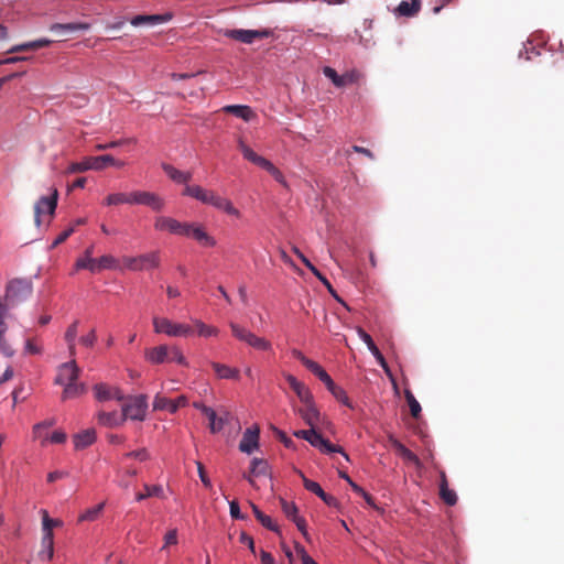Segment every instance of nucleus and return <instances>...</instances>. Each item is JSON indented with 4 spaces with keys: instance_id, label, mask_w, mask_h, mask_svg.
I'll return each mask as SVG.
<instances>
[{
    "instance_id": "5701e85b",
    "label": "nucleus",
    "mask_w": 564,
    "mask_h": 564,
    "mask_svg": "<svg viewBox=\"0 0 564 564\" xmlns=\"http://www.w3.org/2000/svg\"><path fill=\"white\" fill-rule=\"evenodd\" d=\"M269 473V465L264 459L253 458L251 460L250 470L248 474H243V478L248 480V482L256 487L254 477L265 476Z\"/></svg>"
},
{
    "instance_id": "393cba45",
    "label": "nucleus",
    "mask_w": 564,
    "mask_h": 564,
    "mask_svg": "<svg viewBox=\"0 0 564 564\" xmlns=\"http://www.w3.org/2000/svg\"><path fill=\"white\" fill-rule=\"evenodd\" d=\"M290 388L296 393L301 402H308L312 399V393L304 383L300 382L294 376L288 373L284 376Z\"/></svg>"
},
{
    "instance_id": "20e7f679",
    "label": "nucleus",
    "mask_w": 564,
    "mask_h": 564,
    "mask_svg": "<svg viewBox=\"0 0 564 564\" xmlns=\"http://www.w3.org/2000/svg\"><path fill=\"white\" fill-rule=\"evenodd\" d=\"M229 326H230L232 335L237 339L246 343L250 348L256 349V350H271L272 349L271 343L268 341L265 338L257 336L256 334H253L249 329L238 325L237 323L230 322Z\"/></svg>"
},
{
    "instance_id": "58836bf2",
    "label": "nucleus",
    "mask_w": 564,
    "mask_h": 564,
    "mask_svg": "<svg viewBox=\"0 0 564 564\" xmlns=\"http://www.w3.org/2000/svg\"><path fill=\"white\" fill-rule=\"evenodd\" d=\"M104 204L106 206H118L121 204H130L131 205V193L130 194H124V193L110 194L105 198Z\"/></svg>"
},
{
    "instance_id": "603ef678",
    "label": "nucleus",
    "mask_w": 564,
    "mask_h": 564,
    "mask_svg": "<svg viewBox=\"0 0 564 564\" xmlns=\"http://www.w3.org/2000/svg\"><path fill=\"white\" fill-rule=\"evenodd\" d=\"M281 507L284 514L291 519L292 521L295 520V517L297 516V507L293 502H289L284 499L281 500Z\"/></svg>"
},
{
    "instance_id": "ddd939ff",
    "label": "nucleus",
    "mask_w": 564,
    "mask_h": 564,
    "mask_svg": "<svg viewBox=\"0 0 564 564\" xmlns=\"http://www.w3.org/2000/svg\"><path fill=\"white\" fill-rule=\"evenodd\" d=\"M312 446L318 448L322 453L330 454V453H340L347 460L348 455L344 452V449L338 446L332 444L328 440H325L318 432H316L315 427H312L311 437L307 441Z\"/></svg>"
},
{
    "instance_id": "37998d69",
    "label": "nucleus",
    "mask_w": 564,
    "mask_h": 564,
    "mask_svg": "<svg viewBox=\"0 0 564 564\" xmlns=\"http://www.w3.org/2000/svg\"><path fill=\"white\" fill-rule=\"evenodd\" d=\"M42 545L46 549V552H41L40 555L42 557L45 556L46 560H52L54 555V535L53 533H43Z\"/></svg>"
},
{
    "instance_id": "09e8293b",
    "label": "nucleus",
    "mask_w": 564,
    "mask_h": 564,
    "mask_svg": "<svg viewBox=\"0 0 564 564\" xmlns=\"http://www.w3.org/2000/svg\"><path fill=\"white\" fill-rule=\"evenodd\" d=\"M404 394H405L408 405L410 408L411 415L413 417H419V415L422 411L420 403L417 402V400L414 398V395L412 394V392L410 390H405Z\"/></svg>"
},
{
    "instance_id": "aec40b11",
    "label": "nucleus",
    "mask_w": 564,
    "mask_h": 564,
    "mask_svg": "<svg viewBox=\"0 0 564 564\" xmlns=\"http://www.w3.org/2000/svg\"><path fill=\"white\" fill-rule=\"evenodd\" d=\"M259 433L260 430L258 426L247 429L239 443V449L247 454H251L257 449L259 446Z\"/></svg>"
},
{
    "instance_id": "4468645a",
    "label": "nucleus",
    "mask_w": 564,
    "mask_h": 564,
    "mask_svg": "<svg viewBox=\"0 0 564 564\" xmlns=\"http://www.w3.org/2000/svg\"><path fill=\"white\" fill-rule=\"evenodd\" d=\"M323 74L328 79H330L336 87H344L354 84L359 79L360 76L357 70H349L343 75H338L337 72L329 66L324 67Z\"/></svg>"
},
{
    "instance_id": "69168bd1",
    "label": "nucleus",
    "mask_w": 564,
    "mask_h": 564,
    "mask_svg": "<svg viewBox=\"0 0 564 564\" xmlns=\"http://www.w3.org/2000/svg\"><path fill=\"white\" fill-rule=\"evenodd\" d=\"M239 541L240 543L246 544L253 554L256 553L254 541L252 536L248 535L246 532H241Z\"/></svg>"
},
{
    "instance_id": "2f4dec72",
    "label": "nucleus",
    "mask_w": 564,
    "mask_h": 564,
    "mask_svg": "<svg viewBox=\"0 0 564 564\" xmlns=\"http://www.w3.org/2000/svg\"><path fill=\"white\" fill-rule=\"evenodd\" d=\"M96 440V432L93 429L85 430L74 436V445L77 449H83L91 445Z\"/></svg>"
},
{
    "instance_id": "f3484780",
    "label": "nucleus",
    "mask_w": 564,
    "mask_h": 564,
    "mask_svg": "<svg viewBox=\"0 0 564 564\" xmlns=\"http://www.w3.org/2000/svg\"><path fill=\"white\" fill-rule=\"evenodd\" d=\"M295 254L301 259L304 265L326 286L327 291L332 296L344 306L347 307L346 303L338 296L335 289L332 286L329 281L318 271V269L299 250L294 249Z\"/></svg>"
},
{
    "instance_id": "a211bd4d",
    "label": "nucleus",
    "mask_w": 564,
    "mask_h": 564,
    "mask_svg": "<svg viewBox=\"0 0 564 564\" xmlns=\"http://www.w3.org/2000/svg\"><path fill=\"white\" fill-rule=\"evenodd\" d=\"M186 237L195 239L204 247H215L217 243L216 239L205 230L203 225L198 223H189Z\"/></svg>"
},
{
    "instance_id": "338daca9",
    "label": "nucleus",
    "mask_w": 564,
    "mask_h": 564,
    "mask_svg": "<svg viewBox=\"0 0 564 564\" xmlns=\"http://www.w3.org/2000/svg\"><path fill=\"white\" fill-rule=\"evenodd\" d=\"M229 509L230 516L234 519H245V516L240 512L239 503L236 500L230 501Z\"/></svg>"
},
{
    "instance_id": "4c0bfd02",
    "label": "nucleus",
    "mask_w": 564,
    "mask_h": 564,
    "mask_svg": "<svg viewBox=\"0 0 564 564\" xmlns=\"http://www.w3.org/2000/svg\"><path fill=\"white\" fill-rule=\"evenodd\" d=\"M98 422L101 425L112 427L123 424L124 421H121V415H118L116 412H99Z\"/></svg>"
},
{
    "instance_id": "a878e982",
    "label": "nucleus",
    "mask_w": 564,
    "mask_h": 564,
    "mask_svg": "<svg viewBox=\"0 0 564 564\" xmlns=\"http://www.w3.org/2000/svg\"><path fill=\"white\" fill-rule=\"evenodd\" d=\"M162 169L166 173V175L177 184L188 185V182L192 180L193 175L191 172H184L177 170L171 164L162 163Z\"/></svg>"
},
{
    "instance_id": "f704fd0d",
    "label": "nucleus",
    "mask_w": 564,
    "mask_h": 564,
    "mask_svg": "<svg viewBox=\"0 0 564 564\" xmlns=\"http://www.w3.org/2000/svg\"><path fill=\"white\" fill-rule=\"evenodd\" d=\"M213 368L219 378H223V379H238L239 378V369L238 368L229 367L227 365H223V364H218V362H214Z\"/></svg>"
},
{
    "instance_id": "c85d7f7f",
    "label": "nucleus",
    "mask_w": 564,
    "mask_h": 564,
    "mask_svg": "<svg viewBox=\"0 0 564 564\" xmlns=\"http://www.w3.org/2000/svg\"><path fill=\"white\" fill-rule=\"evenodd\" d=\"M52 42L53 41L50 40V39H39V40H35V41H30V42H25V43H22V44L13 45L12 47H10L7 51V53L8 54H13V53L29 51V50H37V48L51 45Z\"/></svg>"
},
{
    "instance_id": "72a5a7b5",
    "label": "nucleus",
    "mask_w": 564,
    "mask_h": 564,
    "mask_svg": "<svg viewBox=\"0 0 564 564\" xmlns=\"http://www.w3.org/2000/svg\"><path fill=\"white\" fill-rule=\"evenodd\" d=\"M251 509L253 511L254 517L257 520L267 529L279 533V527L273 522V520L264 514L254 503L250 502Z\"/></svg>"
},
{
    "instance_id": "3c124183",
    "label": "nucleus",
    "mask_w": 564,
    "mask_h": 564,
    "mask_svg": "<svg viewBox=\"0 0 564 564\" xmlns=\"http://www.w3.org/2000/svg\"><path fill=\"white\" fill-rule=\"evenodd\" d=\"M206 188L199 186V185H186L183 191L184 196H189L196 200L199 202L202 195L204 194Z\"/></svg>"
},
{
    "instance_id": "13d9d810",
    "label": "nucleus",
    "mask_w": 564,
    "mask_h": 564,
    "mask_svg": "<svg viewBox=\"0 0 564 564\" xmlns=\"http://www.w3.org/2000/svg\"><path fill=\"white\" fill-rule=\"evenodd\" d=\"M43 533H53L54 519L48 517V512L44 509L41 510Z\"/></svg>"
},
{
    "instance_id": "6ab92c4d",
    "label": "nucleus",
    "mask_w": 564,
    "mask_h": 564,
    "mask_svg": "<svg viewBox=\"0 0 564 564\" xmlns=\"http://www.w3.org/2000/svg\"><path fill=\"white\" fill-rule=\"evenodd\" d=\"M79 368L74 360L64 362L58 367L57 376L55 378L56 384H65L77 380Z\"/></svg>"
},
{
    "instance_id": "a19ab883",
    "label": "nucleus",
    "mask_w": 564,
    "mask_h": 564,
    "mask_svg": "<svg viewBox=\"0 0 564 564\" xmlns=\"http://www.w3.org/2000/svg\"><path fill=\"white\" fill-rule=\"evenodd\" d=\"M78 325H79V322L74 321L68 326V328L66 329V333H65V340L67 343V346H68V349L70 350V352H73L76 349V337H77V333H78Z\"/></svg>"
},
{
    "instance_id": "e2e57ef3",
    "label": "nucleus",
    "mask_w": 564,
    "mask_h": 564,
    "mask_svg": "<svg viewBox=\"0 0 564 564\" xmlns=\"http://www.w3.org/2000/svg\"><path fill=\"white\" fill-rule=\"evenodd\" d=\"M8 329V326L6 324V322L3 319H0V351L1 352H7L9 347L6 343V339H4V334Z\"/></svg>"
},
{
    "instance_id": "680f3d73",
    "label": "nucleus",
    "mask_w": 564,
    "mask_h": 564,
    "mask_svg": "<svg viewBox=\"0 0 564 564\" xmlns=\"http://www.w3.org/2000/svg\"><path fill=\"white\" fill-rule=\"evenodd\" d=\"M205 415L208 417L209 420V427H210V431L213 433H217L219 432V426H216V421H217V415H216V412L210 408V409H205Z\"/></svg>"
},
{
    "instance_id": "5fc2aeb1",
    "label": "nucleus",
    "mask_w": 564,
    "mask_h": 564,
    "mask_svg": "<svg viewBox=\"0 0 564 564\" xmlns=\"http://www.w3.org/2000/svg\"><path fill=\"white\" fill-rule=\"evenodd\" d=\"M177 542H178L177 530L176 529L169 530L166 532V534L164 535V544L161 547V551H165L170 545H175V544H177Z\"/></svg>"
},
{
    "instance_id": "b1692460",
    "label": "nucleus",
    "mask_w": 564,
    "mask_h": 564,
    "mask_svg": "<svg viewBox=\"0 0 564 564\" xmlns=\"http://www.w3.org/2000/svg\"><path fill=\"white\" fill-rule=\"evenodd\" d=\"M389 444L397 451V453L406 462L412 463L416 467H421L420 458L406 448L399 440H397L392 434L388 435Z\"/></svg>"
},
{
    "instance_id": "6e6552de",
    "label": "nucleus",
    "mask_w": 564,
    "mask_h": 564,
    "mask_svg": "<svg viewBox=\"0 0 564 564\" xmlns=\"http://www.w3.org/2000/svg\"><path fill=\"white\" fill-rule=\"evenodd\" d=\"M160 264L159 252L152 251L138 257H123L122 268L132 271H142L147 269L156 268Z\"/></svg>"
},
{
    "instance_id": "412c9836",
    "label": "nucleus",
    "mask_w": 564,
    "mask_h": 564,
    "mask_svg": "<svg viewBox=\"0 0 564 564\" xmlns=\"http://www.w3.org/2000/svg\"><path fill=\"white\" fill-rule=\"evenodd\" d=\"M303 404L304 405L297 410L299 414L308 426L315 427L321 420V413L316 409L313 398L310 399L308 402H303Z\"/></svg>"
},
{
    "instance_id": "bb28decb",
    "label": "nucleus",
    "mask_w": 564,
    "mask_h": 564,
    "mask_svg": "<svg viewBox=\"0 0 564 564\" xmlns=\"http://www.w3.org/2000/svg\"><path fill=\"white\" fill-rule=\"evenodd\" d=\"M421 8V3L419 0L411 1H401L393 10L394 15L397 17H414L419 13Z\"/></svg>"
},
{
    "instance_id": "f8f14e48",
    "label": "nucleus",
    "mask_w": 564,
    "mask_h": 564,
    "mask_svg": "<svg viewBox=\"0 0 564 564\" xmlns=\"http://www.w3.org/2000/svg\"><path fill=\"white\" fill-rule=\"evenodd\" d=\"M131 205H144L155 212H161L165 207V200L152 192L134 191L131 193Z\"/></svg>"
},
{
    "instance_id": "4be33fe9",
    "label": "nucleus",
    "mask_w": 564,
    "mask_h": 564,
    "mask_svg": "<svg viewBox=\"0 0 564 564\" xmlns=\"http://www.w3.org/2000/svg\"><path fill=\"white\" fill-rule=\"evenodd\" d=\"M172 19V14L165 13V14H139L133 17L130 20V23L133 26H142V25H158L165 23Z\"/></svg>"
},
{
    "instance_id": "052dcab7",
    "label": "nucleus",
    "mask_w": 564,
    "mask_h": 564,
    "mask_svg": "<svg viewBox=\"0 0 564 564\" xmlns=\"http://www.w3.org/2000/svg\"><path fill=\"white\" fill-rule=\"evenodd\" d=\"M196 465H197V471H198V476L200 478V481L203 482V485L206 487V488H212V481L210 479L208 478L206 471H205V467L204 465L200 463V462H196Z\"/></svg>"
},
{
    "instance_id": "473e14b6",
    "label": "nucleus",
    "mask_w": 564,
    "mask_h": 564,
    "mask_svg": "<svg viewBox=\"0 0 564 564\" xmlns=\"http://www.w3.org/2000/svg\"><path fill=\"white\" fill-rule=\"evenodd\" d=\"M302 361L308 370L319 378L321 381L325 384L330 383L332 378L317 362L306 358L305 356H302Z\"/></svg>"
},
{
    "instance_id": "ea45409f",
    "label": "nucleus",
    "mask_w": 564,
    "mask_h": 564,
    "mask_svg": "<svg viewBox=\"0 0 564 564\" xmlns=\"http://www.w3.org/2000/svg\"><path fill=\"white\" fill-rule=\"evenodd\" d=\"M326 387L327 389L329 390V392L339 401L341 402L343 404H345L346 406L348 408H352L350 401H349V398L347 397L346 392L344 389H341L340 387L336 386L333 381V379H330V383H326Z\"/></svg>"
},
{
    "instance_id": "0e129e2a",
    "label": "nucleus",
    "mask_w": 564,
    "mask_h": 564,
    "mask_svg": "<svg viewBox=\"0 0 564 564\" xmlns=\"http://www.w3.org/2000/svg\"><path fill=\"white\" fill-rule=\"evenodd\" d=\"M75 228L74 226H70L69 228L65 229L64 231H62L57 237L56 239L53 241V245L52 247H56L58 246L59 243L64 242L73 232H74Z\"/></svg>"
},
{
    "instance_id": "c756f323",
    "label": "nucleus",
    "mask_w": 564,
    "mask_h": 564,
    "mask_svg": "<svg viewBox=\"0 0 564 564\" xmlns=\"http://www.w3.org/2000/svg\"><path fill=\"white\" fill-rule=\"evenodd\" d=\"M63 386H64V390L62 392L63 401L78 398L86 392V387L84 383H78V382L74 381V382L65 383Z\"/></svg>"
},
{
    "instance_id": "49530a36",
    "label": "nucleus",
    "mask_w": 564,
    "mask_h": 564,
    "mask_svg": "<svg viewBox=\"0 0 564 564\" xmlns=\"http://www.w3.org/2000/svg\"><path fill=\"white\" fill-rule=\"evenodd\" d=\"M297 473H299V475L301 476V478H302V480H303V486H304V488H305L306 490H308V491H311V492L315 494V495H316V496H318L319 498L324 495V492H325V491L322 489V487L319 486V484H317L316 481H313V480H311V479L306 478V477L304 476V474H303L301 470H299Z\"/></svg>"
},
{
    "instance_id": "cd10ccee",
    "label": "nucleus",
    "mask_w": 564,
    "mask_h": 564,
    "mask_svg": "<svg viewBox=\"0 0 564 564\" xmlns=\"http://www.w3.org/2000/svg\"><path fill=\"white\" fill-rule=\"evenodd\" d=\"M223 111L231 113L246 122L251 121L256 118L254 111L246 105H228L223 107Z\"/></svg>"
},
{
    "instance_id": "f03ea898",
    "label": "nucleus",
    "mask_w": 564,
    "mask_h": 564,
    "mask_svg": "<svg viewBox=\"0 0 564 564\" xmlns=\"http://www.w3.org/2000/svg\"><path fill=\"white\" fill-rule=\"evenodd\" d=\"M122 404L121 421L127 419L134 421H143L148 409V397L145 394H139L134 397L124 398Z\"/></svg>"
},
{
    "instance_id": "9d476101",
    "label": "nucleus",
    "mask_w": 564,
    "mask_h": 564,
    "mask_svg": "<svg viewBox=\"0 0 564 564\" xmlns=\"http://www.w3.org/2000/svg\"><path fill=\"white\" fill-rule=\"evenodd\" d=\"M224 35L228 39L236 40L245 44H252L256 40L267 39L273 35L272 30H245V29H227Z\"/></svg>"
},
{
    "instance_id": "39448f33",
    "label": "nucleus",
    "mask_w": 564,
    "mask_h": 564,
    "mask_svg": "<svg viewBox=\"0 0 564 564\" xmlns=\"http://www.w3.org/2000/svg\"><path fill=\"white\" fill-rule=\"evenodd\" d=\"M199 202L202 204L210 205L214 208L221 210L231 217H241L240 210L232 204V202L229 198L218 195L215 191L206 188Z\"/></svg>"
},
{
    "instance_id": "9b49d317",
    "label": "nucleus",
    "mask_w": 564,
    "mask_h": 564,
    "mask_svg": "<svg viewBox=\"0 0 564 564\" xmlns=\"http://www.w3.org/2000/svg\"><path fill=\"white\" fill-rule=\"evenodd\" d=\"M189 223H182L173 217L158 216L154 219V228L158 231H167L172 235L186 237Z\"/></svg>"
},
{
    "instance_id": "c9c22d12",
    "label": "nucleus",
    "mask_w": 564,
    "mask_h": 564,
    "mask_svg": "<svg viewBox=\"0 0 564 564\" xmlns=\"http://www.w3.org/2000/svg\"><path fill=\"white\" fill-rule=\"evenodd\" d=\"M144 488V492H139L135 495V500L137 501H142L147 498H150V497H158V498H163L164 497V492H163V487L161 485H148L145 484L143 486Z\"/></svg>"
},
{
    "instance_id": "e433bc0d",
    "label": "nucleus",
    "mask_w": 564,
    "mask_h": 564,
    "mask_svg": "<svg viewBox=\"0 0 564 564\" xmlns=\"http://www.w3.org/2000/svg\"><path fill=\"white\" fill-rule=\"evenodd\" d=\"M98 271L101 270H121L122 264H120L119 260L116 259L111 254H104L97 259Z\"/></svg>"
},
{
    "instance_id": "0eeeda50",
    "label": "nucleus",
    "mask_w": 564,
    "mask_h": 564,
    "mask_svg": "<svg viewBox=\"0 0 564 564\" xmlns=\"http://www.w3.org/2000/svg\"><path fill=\"white\" fill-rule=\"evenodd\" d=\"M32 294V283L29 280H12L6 291V301L10 305L19 304L25 301Z\"/></svg>"
},
{
    "instance_id": "c03bdc74",
    "label": "nucleus",
    "mask_w": 564,
    "mask_h": 564,
    "mask_svg": "<svg viewBox=\"0 0 564 564\" xmlns=\"http://www.w3.org/2000/svg\"><path fill=\"white\" fill-rule=\"evenodd\" d=\"M104 507H105V502H101V503H99V505H97V506H95L93 508H89V509L85 510L79 516L78 520L80 522H83V521H95L99 517V514L102 511Z\"/></svg>"
},
{
    "instance_id": "a18cd8bd",
    "label": "nucleus",
    "mask_w": 564,
    "mask_h": 564,
    "mask_svg": "<svg viewBox=\"0 0 564 564\" xmlns=\"http://www.w3.org/2000/svg\"><path fill=\"white\" fill-rule=\"evenodd\" d=\"M77 269L89 270L90 272H98L97 259L93 257H82L76 261Z\"/></svg>"
},
{
    "instance_id": "423d86ee",
    "label": "nucleus",
    "mask_w": 564,
    "mask_h": 564,
    "mask_svg": "<svg viewBox=\"0 0 564 564\" xmlns=\"http://www.w3.org/2000/svg\"><path fill=\"white\" fill-rule=\"evenodd\" d=\"M115 158L110 154H104L99 156H86L80 162L70 163L66 170V173H82L89 170L101 171L107 166V163H113Z\"/></svg>"
},
{
    "instance_id": "774afa93",
    "label": "nucleus",
    "mask_w": 564,
    "mask_h": 564,
    "mask_svg": "<svg viewBox=\"0 0 564 564\" xmlns=\"http://www.w3.org/2000/svg\"><path fill=\"white\" fill-rule=\"evenodd\" d=\"M42 347L34 339H28L25 341V352H39Z\"/></svg>"
},
{
    "instance_id": "7ed1b4c3",
    "label": "nucleus",
    "mask_w": 564,
    "mask_h": 564,
    "mask_svg": "<svg viewBox=\"0 0 564 564\" xmlns=\"http://www.w3.org/2000/svg\"><path fill=\"white\" fill-rule=\"evenodd\" d=\"M229 326H230L232 335L237 339L246 343L250 348L256 349V350H271L272 349L271 343L268 341L265 338L257 336L256 334H253L249 329L238 325L237 323L230 322Z\"/></svg>"
},
{
    "instance_id": "1a4fd4ad",
    "label": "nucleus",
    "mask_w": 564,
    "mask_h": 564,
    "mask_svg": "<svg viewBox=\"0 0 564 564\" xmlns=\"http://www.w3.org/2000/svg\"><path fill=\"white\" fill-rule=\"evenodd\" d=\"M58 200V191L56 188L51 189V194L47 196H41L34 205V221L37 227L41 226V217L48 215L53 216Z\"/></svg>"
},
{
    "instance_id": "dca6fc26",
    "label": "nucleus",
    "mask_w": 564,
    "mask_h": 564,
    "mask_svg": "<svg viewBox=\"0 0 564 564\" xmlns=\"http://www.w3.org/2000/svg\"><path fill=\"white\" fill-rule=\"evenodd\" d=\"M188 400L185 395H180L175 400L167 399L161 394H156L153 401L154 410H167L170 413H175L180 408L186 406Z\"/></svg>"
},
{
    "instance_id": "2eb2a0df",
    "label": "nucleus",
    "mask_w": 564,
    "mask_h": 564,
    "mask_svg": "<svg viewBox=\"0 0 564 564\" xmlns=\"http://www.w3.org/2000/svg\"><path fill=\"white\" fill-rule=\"evenodd\" d=\"M95 398L100 401L105 402L108 400L116 399L118 401H122L124 399L123 393L121 390L116 386H109L107 383H96L93 388Z\"/></svg>"
},
{
    "instance_id": "79ce46f5",
    "label": "nucleus",
    "mask_w": 564,
    "mask_h": 564,
    "mask_svg": "<svg viewBox=\"0 0 564 564\" xmlns=\"http://www.w3.org/2000/svg\"><path fill=\"white\" fill-rule=\"evenodd\" d=\"M192 327L195 328V335L202 337H210L217 334V329L215 327L206 325L199 319H194Z\"/></svg>"
},
{
    "instance_id": "6e6d98bb",
    "label": "nucleus",
    "mask_w": 564,
    "mask_h": 564,
    "mask_svg": "<svg viewBox=\"0 0 564 564\" xmlns=\"http://www.w3.org/2000/svg\"><path fill=\"white\" fill-rule=\"evenodd\" d=\"M96 341L95 330H90L87 335L79 338V344L82 349H90L93 348Z\"/></svg>"
},
{
    "instance_id": "bf43d9fd",
    "label": "nucleus",
    "mask_w": 564,
    "mask_h": 564,
    "mask_svg": "<svg viewBox=\"0 0 564 564\" xmlns=\"http://www.w3.org/2000/svg\"><path fill=\"white\" fill-rule=\"evenodd\" d=\"M129 142H130L129 139H121V140L111 141V142H108V143H99V144L96 145V150L104 151V150H108V149H113V148L123 145V144L129 143Z\"/></svg>"
},
{
    "instance_id": "de8ad7c7",
    "label": "nucleus",
    "mask_w": 564,
    "mask_h": 564,
    "mask_svg": "<svg viewBox=\"0 0 564 564\" xmlns=\"http://www.w3.org/2000/svg\"><path fill=\"white\" fill-rule=\"evenodd\" d=\"M440 497L447 506H455L457 502V495L447 486H440Z\"/></svg>"
},
{
    "instance_id": "f257e3e1",
    "label": "nucleus",
    "mask_w": 564,
    "mask_h": 564,
    "mask_svg": "<svg viewBox=\"0 0 564 564\" xmlns=\"http://www.w3.org/2000/svg\"><path fill=\"white\" fill-rule=\"evenodd\" d=\"M152 324L155 334H163L175 338H188L195 336V328L192 327V325L175 322L167 317L153 316Z\"/></svg>"
},
{
    "instance_id": "4d7b16f0",
    "label": "nucleus",
    "mask_w": 564,
    "mask_h": 564,
    "mask_svg": "<svg viewBox=\"0 0 564 564\" xmlns=\"http://www.w3.org/2000/svg\"><path fill=\"white\" fill-rule=\"evenodd\" d=\"M357 334H358L359 338L362 339L367 344V347L371 352H379L375 341L372 340V338L369 334H367L361 328L357 329Z\"/></svg>"
},
{
    "instance_id": "864d4df0",
    "label": "nucleus",
    "mask_w": 564,
    "mask_h": 564,
    "mask_svg": "<svg viewBox=\"0 0 564 564\" xmlns=\"http://www.w3.org/2000/svg\"><path fill=\"white\" fill-rule=\"evenodd\" d=\"M53 424H54V421H44V422H41V423H37L34 425V427H33L34 436L37 438L43 437L44 440H43L42 444H44V442L47 440V437L43 435V431L48 429Z\"/></svg>"
},
{
    "instance_id": "8fccbe9b",
    "label": "nucleus",
    "mask_w": 564,
    "mask_h": 564,
    "mask_svg": "<svg viewBox=\"0 0 564 564\" xmlns=\"http://www.w3.org/2000/svg\"><path fill=\"white\" fill-rule=\"evenodd\" d=\"M239 150L241 151L243 158L251 163H256L257 160L260 158L259 154H257L251 148H249L241 139L238 141Z\"/></svg>"
},
{
    "instance_id": "7c9ffc66",
    "label": "nucleus",
    "mask_w": 564,
    "mask_h": 564,
    "mask_svg": "<svg viewBox=\"0 0 564 564\" xmlns=\"http://www.w3.org/2000/svg\"><path fill=\"white\" fill-rule=\"evenodd\" d=\"M90 29V24L86 22H72V23H53L50 26L52 32H75V31H87Z\"/></svg>"
}]
</instances>
